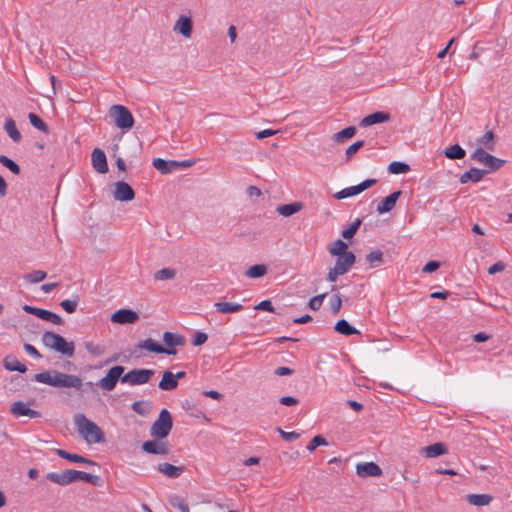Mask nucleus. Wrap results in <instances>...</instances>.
I'll list each match as a JSON object with an SVG mask.
<instances>
[{
    "label": "nucleus",
    "mask_w": 512,
    "mask_h": 512,
    "mask_svg": "<svg viewBox=\"0 0 512 512\" xmlns=\"http://www.w3.org/2000/svg\"><path fill=\"white\" fill-rule=\"evenodd\" d=\"M335 330L336 332L342 334V335H345V336H350V335H354V334H358L359 331L352 327L346 320L344 319H341L339 320L336 325H335Z\"/></svg>",
    "instance_id": "c9c22d12"
},
{
    "label": "nucleus",
    "mask_w": 512,
    "mask_h": 512,
    "mask_svg": "<svg viewBox=\"0 0 512 512\" xmlns=\"http://www.w3.org/2000/svg\"><path fill=\"white\" fill-rule=\"evenodd\" d=\"M4 130L9 135V137L13 140V142L19 143L22 140V135L18 131V129L16 127V123L12 118H8L5 120Z\"/></svg>",
    "instance_id": "c85d7f7f"
},
{
    "label": "nucleus",
    "mask_w": 512,
    "mask_h": 512,
    "mask_svg": "<svg viewBox=\"0 0 512 512\" xmlns=\"http://www.w3.org/2000/svg\"><path fill=\"white\" fill-rule=\"evenodd\" d=\"M207 339H208L207 334H205L204 332H197L194 335L192 344L194 346H200V345L204 344L207 341Z\"/></svg>",
    "instance_id": "bf43d9fd"
},
{
    "label": "nucleus",
    "mask_w": 512,
    "mask_h": 512,
    "mask_svg": "<svg viewBox=\"0 0 512 512\" xmlns=\"http://www.w3.org/2000/svg\"><path fill=\"white\" fill-rule=\"evenodd\" d=\"M360 225H361V220L356 219L347 229L342 231V236L345 239L352 238L356 234Z\"/></svg>",
    "instance_id": "3c124183"
},
{
    "label": "nucleus",
    "mask_w": 512,
    "mask_h": 512,
    "mask_svg": "<svg viewBox=\"0 0 512 512\" xmlns=\"http://www.w3.org/2000/svg\"><path fill=\"white\" fill-rule=\"evenodd\" d=\"M46 478L50 482L58 484L60 486H66L78 480L88 482L94 486H99L101 482L100 477L97 475H92L74 469L64 470L60 473L50 472L46 475Z\"/></svg>",
    "instance_id": "7ed1b4c3"
},
{
    "label": "nucleus",
    "mask_w": 512,
    "mask_h": 512,
    "mask_svg": "<svg viewBox=\"0 0 512 512\" xmlns=\"http://www.w3.org/2000/svg\"><path fill=\"white\" fill-rule=\"evenodd\" d=\"M47 277V273L42 270H35L31 273H27L23 276L24 280L29 283H38L43 281Z\"/></svg>",
    "instance_id": "c03bdc74"
},
{
    "label": "nucleus",
    "mask_w": 512,
    "mask_h": 512,
    "mask_svg": "<svg viewBox=\"0 0 512 512\" xmlns=\"http://www.w3.org/2000/svg\"><path fill=\"white\" fill-rule=\"evenodd\" d=\"M154 371L151 369H132L121 377V382L132 386L143 385L150 381Z\"/></svg>",
    "instance_id": "1a4fd4ad"
},
{
    "label": "nucleus",
    "mask_w": 512,
    "mask_h": 512,
    "mask_svg": "<svg viewBox=\"0 0 512 512\" xmlns=\"http://www.w3.org/2000/svg\"><path fill=\"white\" fill-rule=\"evenodd\" d=\"M330 308L333 314H338L341 308V298L338 294L333 295L329 300Z\"/></svg>",
    "instance_id": "6e6d98bb"
},
{
    "label": "nucleus",
    "mask_w": 512,
    "mask_h": 512,
    "mask_svg": "<svg viewBox=\"0 0 512 512\" xmlns=\"http://www.w3.org/2000/svg\"><path fill=\"white\" fill-rule=\"evenodd\" d=\"M74 424L78 434L88 444H99L105 442V435L101 428L88 419L84 414L77 413L74 415Z\"/></svg>",
    "instance_id": "f03ea898"
},
{
    "label": "nucleus",
    "mask_w": 512,
    "mask_h": 512,
    "mask_svg": "<svg viewBox=\"0 0 512 512\" xmlns=\"http://www.w3.org/2000/svg\"><path fill=\"white\" fill-rule=\"evenodd\" d=\"M364 146V141L363 140H359V141H356L355 143H353L352 145H350L346 151H345V156H346V159L347 160H350L352 158V156L360 149Z\"/></svg>",
    "instance_id": "864d4df0"
},
{
    "label": "nucleus",
    "mask_w": 512,
    "mask_h": 512,
    "mask_svg": "<svg viewBox=\"0 0 512 512\" xmlns=\"http://www.w3.org/2000/svg\"><path fill=\"white\" fill-rule=\"evenodd\" d=\"M4 367L9 371H18L20 373H24L27 370L24 364L20 363L15 357L10 355L4 358Z\"/></svg>",
    "instance_id": "473e14b6"
},
{
    "label": "nucleus",
    "mask_w": 512,
    "mask_h": 512,
    "mask_svg": "<svg viewBox=\"0 0 512 512\" xmlns=\"http://www.w3.org/2000/svg\"><path fill=\"white\" fill-rule=\"evenodd\" d=\"M215 310L222 314H230L236 313L243 309V305L236 302H215L214 303Z\"/></svg>",
    "instance_id": "393cba45"
},
{
    "label": "nucleus",
    "mask_w": 512,
    "mask_h": 512,
    "mask_svg": "<svg viewBox=\"0 0 512 512\" xmlns=\"http://www.w3.org/2000/svg\"><path fill=\"white\" fill-rule=\"evenodd\" d=\"M42 343L45 347L52 349L62 355L72 357L74 355V343L68 342L61 335L52 331H46L42 335Z\"/></svg>",
    "instance_id": "20e7f679"
},
{
    "label": "nucleus",
    "mask_w": 512,
    "mask_h": 512,
    "mask_svg": "<svg viewBox=\"0 0 512 512\" xmlns=\"http://www.w3.org/2000/svg\"><path fill=\"white\" fill-rule=\"evenodd\" d=\"M466 498L468 503L474 506H486L493 499L489 494H468Z\"/></svg>",
    "instance_id": "2f4dec72"
},
{
    "label": "nucleus",
    "mask_w": 512,
    "mask_h": 512,
    "mask_svg": "<svg viewBox=\"0 0 512 512\" xmlns=\"http://www.w3.org/2000/svg\"><path fill=\"white\" fill-rule=\"evenodd\" d=\"M301 202H293L289 204L280 205L277 207V212L284 217H289L302 209Z\"/></svg>",
    "instance_id": "7c9ffc66"
},
{
    "label": "nucleus",
    "mask_w": 512,
    "mask_h": 512,
    "mask_svg": "<svg viewBox=\"0 0 512 512\" xmlns=\"http://www.w3.org/2000/svg\"><path fill=\"white\" fill-rule=\"evenodd\" d=\"M153 166L162 174L171 173L174 169L179 167L178 161H167L161 158L153 160Z\"/></svg>",
    "instance_id": "a878e982"
},
{
    "label": "nucleus",
    "mask_w": 512,
    "mask_h": 512,
    "mask_svg": "<svg viewBox=\"0 0 512 512\" xmlns=\"http://www.w3.org/2000/svg\"><path fill=\"white\" fill-rule=\"evenodd\" d=\"M440 264L437 261H429L424 267L423 272L432 273L439 268Z\"/></svg>",
    "instance_id": "69168bd1"
},
{
    "label": "nucleus",
    "mask_w": 512,
    "mask_h": 512,
    "mask_svg": "<svg viewBox=\"0 0 512 512\" xmlns=\"http://www.w3.org/2000/svg\"><path fill=\"white\" fill-rule=\"evenodd\" d=\"M28 119H29L31 125L33 127H35L36 129H38L44 133L48 132L47 124L38 115H36L34 113H29Z\"/></svg>",
    "instance_id": "37998d69"
},
{
    "label": "nucleus",
    "mask_w": 512,
    "mask_h": 512,
    "mask_svg": "<svg viewBox=\"0 0 512 512\" xmlns=\"http://www.w3.org/2000/svg\"><path fill=\"white\" fill-rule=\"evenodd\" d=\"M388 171L391 174H404L410 171V166L404 162L394 161L389 164Z\"/></svg>",
    "instance_id": "a19ab883"
},
{
    "label": "nucleus",
    "mask_w": 512,
    "mask_h": 512,
    "mask_svg": "<svg viewBox=\"0 0 512 512\" xmlns=\"http://www.w3.org/2000/svg\"><path fill=\"white\" fill-rule=\"evenodd\" d=\"M132 410L142 416H145L149 412V408L145 406L143 401H135L131 405Z\"/></svg>",
    "instance_id": "4d7b16f0"
},
{
    "label": "nucleus",
    "mask_w": 512,
    "mask_h": 512,
    "mask_svg": "<svg viewBox=\"0 0 512 512\" xmlns=\"http://www.w3.org/2000/svg\"><path fill=\"white\" fill-rule=\"evenodd\" d=\"M91 161L93 168L100 174L108 172L107 158L103 150L95 148L92 151Z\"/></svg>",
    "instance_id": "4468645a"
},
{
    "label": "nucleus",
    "mask_w": 512,
    "mask_h": 512,
    "mask_svg": "<svg viewBox=\"0 0 512 512\" xmlns=\"http://www.w3.org/2000/svg\"><path fill=\"white\" fill-rule=\"evenodd\" d=\"M193 23L191 18L181 16L175 23L174 30L186 38L192 34Z\"/></svg>",
    "instance_id": "412c9836"
},
{
    "label": "nucleus",
    "mask_w": 512,
    "mask_h": 512,
    "mask_svg": "<svg viewBox=\"0 0 512 512\" xmlns=\"http://www.w3.org/2000/svg\"><path fill=\"white\" fill-rule=\"evenodd\" d=\"M280 403L285 406H292L298 403V400L292 396H283L280 398Z\"/></svg>",
    "instance_id": "338daca9"
},
{
    "label": "nucleus",
    "mask_w": 512,
    "mask_h": 512,
    "mask_svg": "<svg viewBox=\"0 0 512 512\" xmlns=\"http://www.w3.org/2000/svg\"><path fill=\"white\" fill-rule=\"evenodd\" d=\"M356 134V128L349 126L333 135V140L336 143H342L347 139L352 138Z\"/></svg>",
    "instance_id": "e433bc0d"
},
{
    "label": "nucleus",
    "mask_w": 512,
    "mask_h": 512,
    "mask_svg": "<svg viewBox=\"0 0 512 512\" xmlns=\"http://www.w3.org/2000/svg\"><path fill=\"white\" fill-rule=\"evenodd\" d=\"M0 163L4 167L8 168L15 175H19L21 172L19 165L15 161H13L12 159H10L9 157H7L5 155H0Z\"/></svg>",
    "instance_id": "a18cd8bd"
},
{
    "label": "nucleus",
    "mask_w": 512,
    "mask_h": 512,
    "mask_svg": "<svg viewBox=\"0 0 512 512\" xmlns=\"http://www.w3.org/2000/svg\"><path fill=\"white\" fill-rule=\"evenodd\" d=\"M142 449L149 454L166 455L169 453V446L166 442L150 440L142 444Z\"/></svg>",
    "instance_id": "dca6fc26"
},
{
    "label": "nucleus",
    "mask_w": 512,
    "mask_h": 512,
    "mask_svg": "<svg viewBox=\"0 0 512 512\" xmlns=\"http://www.w3.org/2000/svg\"><path fill=\"white\" fill-rule=\"evenodd\" d=\"M280 435L282 436L283 439L287 440V441H293V440H296L300 435L299 433L297 432H285L283 431L282 429H278Z\"/></svg>",
    "instance_id": "0e129e2a"
},
{
    "label": "nucleus",
    "mask_w": 512,
    "mask_h": 512,
    "mask_svg": "<svg viewBox=\"0 0 512 512\" xmlns=\"http://www.w3.org/2000/svg\"><path fill=\"white\" fill-rule=\"evenodd\" d=\"M163 341L170 349H175V346H183L185 344L183 336L172 332H165L163 334Z\"/></svg>",
    "instance_id": "c756f323"
},
{
    "label": "nucleus",
    "mask_w": 512,
    "mask_h": 512,
    "mask_svg": "<svg viewBox=\"0 0 512 512\" xmlns=\"http://www.w3.org/2000/svg\"><path fill=\"white\" fill-rule=\"evenodd\" d=\"M356 473L360 477H376L382 474V470L374 462H365L356 465Z\"/></svg>",
    "instance_id": "2eb2a0df"
},
{
    "label": "nucleus",
    "mask_w": 512,
    "mask_h": 512,
    "mask_svg": "<svg viewBox=\"0 0 512 512\" xmlns=\"http://www.w3.org/2000/svg\"><path fill=\"white\" fill-rule=\"evenodd\" d=\"M139 319L137 312L130 309L117 310L111 316V321L118 324H132Z\"/></svg>",
    "instance_id": "ddd939ff"
},
{
    "label": "nucleus",
    "mask_w": 512,
    "mask_h": 512,
    "mask_svg": "<svg viewBox=\"0 0 512 512\" xmlns=\"http://www.w3.org/2000/svg\"><path fill=\"white\" fill-rule=\"evenodd\" d=\"M471 159L475 162L482 164L487 168V173L499 170L504 164L505 160L499 159L488 152L482 147L476 148L470 155Z\"/></svg>",
    "instance_id": "6e6552de"
},
{
    "label": "nucleus",
    "mask_w": 512,
    "mask_h": 512,
    "mask_svg": "<svg viewBox=\"0 0 512 512\" xmlns=\"http://www.w3.org/2000/svg\"><path fill=\"white\" fill-rule=\"evenodd\" d=\"M138 347L141 349L148 350L150 352H155V353H165L168 355H175L177 353L176 349L164 348L162 345L154 342L150 338L146 339L144 341H141L138 344Z\"/></svg>",
    "instance_id": "a211bd4d"
},
{
    "label": "nucleus",
    "mask_w": 512,
    "mask_h": 512,
    "mask_svg": "<svg viewBox=\"0 0 512 512\" xmlns=\"http://www.w3.org/2000/svg\"><path fill=\"white\" fill-rule=\"evenodd\" d=\"M157 469L160 473L172 479L178 478L184 471L183 466H175L166 462L159 464Z\"/></svg>",
    "instance_id": "b1692460"
},
{
    "label": "nucleus",
    "mask_w": 512,
    "mask_h": 512,
    "mask_svg": "<svg viewBox=\"0 0 512 512\" xmlns=\"http://www.w3.org/2000/svg\"><path fill=\"white\" fill-rule=\"evenodd\" d=\"M176 276V270L173 268H162L154 274L156 280L164 281L173 279Z\"/></svg>",
    "instance_id": "49530a36"
},
{
    "label": "nucleus",
    "mask_w": 512,
    "mask_h": 512,
    "mask_svg": "<svg viewBox=\"0 0 512 512\" xmlns=\"http://www.w3.org/2000/svg\"><path fill=\"white\" fill-rule=\"evenodd\" d=\"M11 413L16 416H27L29 418H38L40 417V412L36 410H32L22 401H17L13 403L11 407Z\"/></svg>",
    "instance_id": "f3484780"
},
{
    "label": "nucleus",
    "mask_w": 512,
    "mask_h": 512,
    "mask_svg": "<svg viewBox=\"0 0 512 512\" xmlns=\"http://www.w3.org/2000/svg\"><path fill=\"white\" fill-rule=\"evenodd\" d=\"M325 297H326V293H323V294H320V295H317V296H314L313 298H311L308 303L309 308L314 311L318 310L321 307Z\"/></svg>",
    "instance_id": "5fc2aeb1"
},
{
    "label": "nucleus",
    "mask_w": 512,
    "mask_h": 512,
    "mask_svg": "<svg viewBox=\"0 0 512 512\" xmlns=\"http://www.w3.org/2000/svg\"><path fill=\"white\" fill-rule=\"evenodd\" d=\"M267 273V267L264 264H256L251 266L246 271V276L249 278H260Z\"/></svg>",
    "instance_id": "ea45409f"
},
{
    "label": "nucleus",
    "mask_w": 512,
    "mask_h": 512,
    "mask_svg": "<svg viewBox=\"0 0 512 512\" xmlns=\"http://www.w3.org/2000/svg\"><path fill=\"white\" fill-rule=\"evenodd\" d=\"M173 427L171 413L167 409H162L158 418L150 428V435L156 439L166 438Z\"/></svg>",
    "instance_id": "39448f33"
},
{
    "label": "nucleus",
    "mask_w": 512,
    "mask_h": 512,
    "mask_svg": "<svg viewBox=\"0 0 512 512\" xmlns=\"http://www.w3.org/2000/svg\"><path fill=\"white\" fill-rule=\"evenodd\" d=\"M486 173H487V171H485V170H481V169L473 167L470 170L464 172L460 176L459 181L461 184H465L468 181H472L473 183H478L483 179V177Z\"/></svg>",
    "instance_id": "5701e85b"
},
{
    "label": "nucleus",
    "mask_w": 512,
    "mask_h": 512,
    "mask_svg": "<svg viewBox=\"0 0 512 512\" xmlns=\"http://www.w3.org/2000/svg\"><path fill=\"white\" fill-rule=\"evenodd\" d=\"M169 504L176 509H179L181 512L185 510V507L188 506L187 502L184 498L179 495H172L169 497Z\"/></svg>",
    "instance_id": "8fccbe9b"
},
{
    "label": "nucleus",
    "mask_w": 512,
    "mask_h": 512,
    "mask_svg": "<svg viewBox=\"0 0 512 512\" xmlns=\"http://www.w3.org/2000/svg\"><path fill=\"white\" fill-rule=\"evenodd\" d=\"M124 370L125 368L120 365L110 368L107 374L98 381L97 385L103 390L112 391L117 382L121 381Z\"/></svg>",
    "instance_id": "9d476101"
},
{
    "label": "nucleus",
    "mask_w": 512,
    "mask_h": 512,
    "mask_svg": "<svg viewBox=\"0 0 512 512\" xmlns=\"http://www.w3.org/2000/svg\"><path fill=\"white\" fill-rule=\"evenodd\" d=\"M389 120H390V114L389 113L383 112V111H378V112L369 114L366 117H364L360 121L359 125L361 127H368V126H371V125H374V124H379V123L387 122Z\"/></svg>",
    "instance_id": "6ab92c4d"
},
{
    "label": "nucleus",
    "mask_w": 512,
    "mask_h": 512,
    "mask_svg": "<svg viewBox=\"0 0 512 512\" xmlns=\"http://www.w3.org/2000/svg\"><path fill=\"white\" fill-rule=\"evenodd\" d=\"M24 350L33 358H42V355L39 353V351L31 344H24Z\"/></svg>",
    "instance_id": "052dcab7"
},
{
    "label": "nucleus",
    "mask_w": 512,
    "mask_h": 512,
    "mask_svg": "<svg viewBox=\"0 0 512 512\" xmlns=\"http://www.w3.org/2000/svg\"><path fill=\"white\" fill-rule=\"evenodd\" d=\"M494 134L492 131H487L480 139H478V144L480 147H485L488 150L494 149Z\"/></svg>",
    "instance_id": "de8ad7c7"
},
{
    "label": "nucleus",
    "mask_w": 512,
    "mask_h": 512,
    "mask_svg": "<svg viewBox=\"0 0 512 512\" xmlns=\"http://www.w3.org/2000/svg\"><path fill=\"white\" fill-rule=\"evenodd\" d=\"M177 386L178 381H176L174 374L170 371H165L161 381L159 382V388L164 391H171Z\"/></svg>",
    "instance_id": "bb28decb"
},
{
    "label": "nucleus",
    "mask_w": 512,
    "mask_h": 512,
    "mask_svg": "<svg viewBox=\"0 0 512 512\" xmlns=\"http://www.w3.org/2000/svg\"><path fill=\"white\" fill-rule=\"evenodd\" d=\"M348 245L341 239H337L334 243L328 248L329 253L332 256H340L348 253L347 251Z\"/></svg>",
    "instance_id": "58836bf2"
},
{
    "label": "nucleus",
    "mask_w": 512,
    "mask_h": 512,
    "mask_svg": "<svg viewBox=\"0 0 512 512\" xmlns=\"http://www.w3.org/2000/svg\"><path fill=\"white\" fill-rule=\"evenodd\" d=\"M34 380L56 388H73L80 390L83 386L82 379L74 374H67L57 370L44 371L34 375Z\"/></svg>",
    "instance_id": "f257e3e1"
},
{
    "label": "nucleus",
    "mask_w": 512,
    "mask_h": 512,
    "mask_svg": "<svg viewBox=\"0 0 512 512\" xmlns=\"http://www.w3.org/2000/svg\"><path fill=\"white\" fill-rule=\"evenodd\" d=\"M113 197L117 201L128 202L135 198V192L128 183L118 181L115 183Z\"/></svg>",
    "instance_id": "f8f14e48"
},
{
    "label": "nucleus",
    "mask_w": 512,
    "mask_h": 512,
    "mask_svg": "<svg viewBox=\"0 0 512 512\" xmlns=\"http://www.w3.org/2000/svg\"><path fill=\"white\" fill-rule=\"evenodd\" d=\"M36 316L42 320L51 322L56 325L63 324V320L59 315H57L56 313H53L49 310H46V309L40 308L39 311H37Z\"/></svg>",
    "instance_id": "72a5a7b5"
},
{
    "label": "nucleus",
    "mask_w": 512,
    "mask_h": 512,
    "mask_svg": "<svg viewBox=\"0 0 512 512\" xmlns=\"http://www.w3.org/2000/svg\"><path fill=\"white\" fill-rule=\"evenodd\" d=\"M401 193L402 192L399 190V191H395V192L391 193L389 196H387L381 202V204L378 205L377 212L379 214L390 212L395 207L396 202H397L398 198L400 197Z\"/></svg>",
    "instance_id": "4be33fe9"
},
{
    "label": "nucleus",
    "mask_w": 512,
    "mask_h": 512,
    "mask_svg": "<svg viewBox=\"0 0 512 512\" xmlns=\"http://www.w3.org/2000/svg\"><path fill=\"white\" fill-rule=\"evenodd\" d=\"M444 155L449 159L458 160L463 159L466 152L460 145L454 144L444 150Z\"/></svg>",
    "instance_id": "f704fd0d"
},
{
    "label": "nucleus",
    "mask_w": 512,
    "mask_h": 512,
    "mask_svg": "<svg viewBox=\"0 0 512 512\" xmlns=\"http://www.w3.org/2000/svg\"><path fill=\"white\" fill-rule=\"evenodd\" d=\"M376 183V179H366L358 185L347 187L335 194L336 199H345L357 195L364 190L370 188Z\"/></svg>",
    "instance_id": "9b49d317"
},
{
    "label": "nucleus",
    "mask_w": 512,
    "mask_h": 512,
    "mask_svg": "<svg viewBox=\"0 0 512 512\" xmlns=\"http://www.w3.org/2000/svg\"><path fill=\"white\" fill-rule=\"evenodd\" d=\"M277 132H278L277 130L265 129V130L257 132L255 134V136L257 139L261 140V139H265V138L274 136L275 134H277Z\"/></svg>",
    "instance_id": "680f3d73"
},
{
    "label": "nucleus",
    "mask_w": 512,
    "mask_h": 512,
    "mask_svg": "<svg viewBox=\"0 0 512 512\" xmlns=\"http://www.w3.org/2000/svg\"><path fill=\"white\" fill-rule=\"evenodd\" d=\"M203 395L215 400H220L222 398V394L216 390H207L203 392Z\"/></svg>",
    "instance_id": "774afa93"
},
{
    "label": "nucleus",
    "mask_w": 512,
    "mask_h": 512,
    "mask_svg": "<svg viewBox=\"0 0 512 512\" xmlns=\"http://www.w3.org/2000/svg\"><path fill=\"white\" fill-rule=\"evenodd\" d=\"M255 310H263L268 312H275V309L270 300H263L254 307Z\"/></svg>",
    "instance_id": "13d9d810"
},
{
    "label": "nucleus",
    "mask_w": 512,
    "mask_h": 512,
    "mask_svg": "<svg viewBox=\"0 0 512 512\" xmlns=\"http://www.w3.org/2000/svg\"><path fill=\"white\" fill-rule=\"evenodd\" d=\"M504 269H505V264L502 261H498L489 267L488 273L493 275V274L503 271Z\"/></svg>",
    "instance_id": "e2e57ef3"
},
{
    "label": "nucleus",
    "mask_w": 512,
    "mask_h": 512,
    "mask_svg": "<svg viewBox=\"0 0 512 512\" xmlns=\"http://www.w3.org/2000/svg\"><path fill=\"white\" fill-rule=\"evenodd\" d=\"M56 454L59 457L66 459L68 461L74 462V463H81V464H86V465H90V466H97V463L95 461L85 458V457L75 454V453L67 452L66 450H63V449H56Z\"/></svg>",
    "instance_id": "aec40b11"
},
{
    "label": "nucleus",
    "mask_w": 512,
    "mask_h": 512,
    "mask_svg": "<svg viewBox=\"0 0 512 512\" xmlns=\"http://www.w3.org/2000/svg\"><path fill=\"white\" fill-rule=\"evenodd\" d=\"M84 347L94 357L102 356L106 351L104 346L95 344L92 341L85 342Z\"/></svg>",
    "instance_id": "79ce46f5"
},
{
    "label": "nucleus",
    "mask_w": 512,
    "mask_h": 512,
    "mask_svg": "<svg viewBox=\"0 0 512 512\" xmlns=\"http://www.w3.org/2000/svg\"><path fill=\"white\" fill-rule=\"evenodd\" d=\"M366 261L370 268H376L383 264V252L380 250L371 251L366 255Z\"/></svg>",
    "instance_id": "4c0bfd02"
},
{
    "label": "nucleus",
    "mask_w": 512,
    "mask_h": 512,
    "mask_svg": "<svg viewBox=\"0 0 512 512\" xmlns=\"http://www.w3.org/2000/svg\"><path fill=\"white\" fill-rule=\"evenodd\" d=\"M80 297L76 295L73 299L63 300L60 305L67 313H74L77 309Z\"/></svg>",
    "instance_id": "09e8293b"
},
{
    "label": "nucleus",
    "mask_w": 512,
    "mask_h": 512,
    "mask_svg": "<svg viewBox=\"0 0 512 512\" xmlns=\"http://www.w3.org/2000/svg\"><path fill=\"white\" fill-rule=\"evenodd\" d=\"M326 439L322 435L315 436L310 443L307 445V450L310 452L314 451L318 446L327 445Z\"/></svg>",
    "instance_id": "603ef678"
},
{
    "label": "nucleus",
    "mask_w": 512,
    "mask_h": 512,
    "mask_svg": "<svg viewBox=\"0 0 512 512\" xmlns=\"http://www.w3.org/2000/svg\"><path fill=\"white\" fill-rule=\"evenodd\" d=\"M423 453L428 458H435V457H438L440 455L447 453V448L443 443L437 442L432 445L424 447Z\"/></svg>",
    "instance_id": "cd10ccee"
},
{
    "label": "nucleus",
    "mask_w": 512,
    "mask_h": 512,
    "mask_svg": "<svg viewBox=\"0 0 512 512\" xmlns=\"http://www.w3.org/2000/svg\"><path fill=\"white\" fill-rule=\"evenodd\" d=\"M109 116L115 125L122 130H129L134 125V118L130 110L123 105H113L109 109Z\"/></svg>",
    "instance_id": "0eeeda50"
},
{
    "label": "nucleus",
    "mask_w": 512,
    "mask_h": 512,
    "mask_svg": "<svg viewBox=\"0 0 512 512\" xmlns=\"http://www.w3.org/2000/svg\"><path fill=\"white\" fill-rule=\"evenodd\" d=\"M355 261L356 257L353 252L338 256L335 266L328 271L327 280L329 282H336L340 275H344L350 271Z\"/></svg>",
    "instance_id": "423d86ee"
}]
</instances>
